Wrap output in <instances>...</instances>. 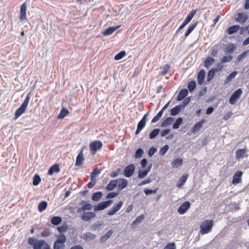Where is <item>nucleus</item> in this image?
Instances as JSON below:
<instances>
[{
  "instance_id": "1",
  "label": "nucleus",
  "mask_w": 249,
  "mask_h": 249,
  "mask_svg": "<svg viewBox=\"0 0 249 249\" xmlns=\"http://www.w3.org/2000/svg\"><path fill=\"white\" fill-rule=\"evenodd\" d=\"M28 243L33 246L34 249H51L49 245L44 240H36L30 237Z\"/></svg>"
},
{
  "instance_id": "2",
  "label": "nucleus",
  "mask_w": 249,
  "mask_h": 249,
  "mask_svg": "<svg viewBox=\"0 0 249 249\" xmlns=\"http://www.w3.org/2000/svg\"><path fill=\"white\" fill-rule=\"evenodd\" d=\"M30 95L31 93L29 92L27 94L21 106L16 111L15 114V119H17L20 115L25 112L30 99Z\"/></svg>"
},
{
  "instance_id": "3",
  "label": "nucleus",
  "mask_w": 249,
  "mask_h": 249,
  "mask_svg": "<svg viewBox=\"0 0 249 249\" xmlns=\"http://www.w3.org/2000/svg\"><path fill=\"white\" fill-rule=\"evenodd\" d=\"M214 225L213 220H205L200 225V233L201 234H207L211 231Z\"/></svg>"
},
{
  "instance_id": "4",
  "label": "nucleus",
  "mask_w": 249,
  "mask_h": 249,
  "mask_svg": "<svg viewBox=\"0 0 249 249\" xmlns=\"http://www.w3.org/2000/svg\"><path fill=\"white\" fill-rule=\"evenodd\" d=\"M242 93V90L241 89H239L235 91L231 95L229 99V102L231 105H234L236 101L239 99Z\"/></svg>"
},
{
  "instance_id": "5",
  "label": "nucleus",
  "mask_w": 249,
  "mask_h": 249,
  "mask_svg": "<svg viewBox=\"0 0 249 249\" xmlns=\"http://www.w3.org/2000/svg\"><path fill=\"white\" fill-rule=\"evenodd\" d=\"M102 143L100 141H94L91 142L89 145L90 150L94 154L97 150L100 149L102 147Z\"/></svg>"
},
{
  "instance_id": "6",
  "label": "nucleus",
  "mask_w": 249,
  "mask_h": 249,
  "mask_svg": "<svg viewBox=\"0 0 249 249\" xmlns=\"http://www.w3.org/2000/svg\"><path fill=\"white\" fill-rule=\"evenodd\" d=\"M112 202V200L101 202L98 203L97 205L94 206V210L95 211L103 210L107 208Z\"/></svg>"
},
{
  "instance_id": "7",
  "label": "nucleus",
  "mask_w": 249,
  "mask_h": 249,
  "mask_svg": "<svg viewBox=\"0 0 249 249\" xmlns=\"http://www.w3.org/2000/svg\"><path fill=\"white\" fill-rule=\"evenodd\" d=\"M135 166L133 164L127 166L124 170V174L125 177L129 178L134 174Z\"/></svg>"
},
{
  "instance_id": "8",
  "label": "nucleus",
  "mask_w": 249,
  "mask_h": 249,
  "mask_svg": "<svg viewBox=\"0 0 249 249\" xmlns=\"http://www.w3.org/2000/svg\"><path fill=\"white\" fill-rule=\"evenodd\" d=\"M190 205L189 201H185L178 208V213L181 214H184L189 209Z\"/></svg>"
},
{
  "instance_id": "9",
  "label": "nucleus",
  "mask_w": 249,
  "mask_h": 249,
  "mask_svg": "<svg viewBox=\"0 0 249 249\" xmlns=\"http://www.w3.org/2000/svg\"><path fill=\"white\" fill-rule=\"evenodd\" d=\"M146 114H145L142 119L138 123L137 130L136 131V134L137 135L140 133L141 131L143 128L146 124Z\"/></svg>"
},
{
  "instance_id": "10",
  "label": "nucleus",
  "mask_w": 249,
  "mask_h": 249,
  "mask_svg": "<svg viewBox=\"0 0 249 249\" xmlns=\"http://www.w3.org/2000/svg\"><path fill=\"white\" fill-rule=\"evenodd\" d=\"M123 202L122 201H119L116 205H114L113 208L108 211L107 214L112 215L117 213L122 207Z\"/></svg>"
},
{
  "instance_id": "11",
  "label": "nucleus",
  "mask_w": 249,
  "mask_h": 249,
  "mask_svg": "<svg viewBox=\"0 0 249 249\" xmlns=\"http://www.w3.org/2000/svg\"><path fill=\"white\" fill-rule=\"evenodd\" d=\"M27 6L26 2H24L20 6V19L21 21L27 19L26 17Z\"/></svg>"
},
{
  "instance_id": "12",
  "label": "nucleus",
  "mask_w": 249,
  "mask_h": 249,
  "mask_svg": "<svg viewBox=\"0 0 249 249\" xmlns=\"http://www.w3.org/2000/svg\"><path fill=\"white\" fill-rule=\"evenodd\" d=\"M242 172L240 171L236 172L233 175L232 183L233 184H236L240 183L242 181Z\"/></svg>"
},
{
  "instance_id": "13",
  "label": "nucleus",
  "mask_w": 249,
  "mask_h": 249,
  "mask_svg": "<svg viewBox=\"0 0 249 249\" xmlns=\"http://www.w3.org/2000/svg\"><path fill=\"white\" fill-rule=\"evenodd\" d=\"M95 213L94 212L85 213L81 216V219L85 221H88L95 217Z\"/></svg>"
},
{
  "instance_id": "14",
  "label": "nucleus",
  "mask_w": 249,
  "mask_h": 249,
  "mask_svg": "<svg viewBox=\"0 0 249 249\" xmlns=\"http://www.w3.org/2000/svg\"><path fill=\"white\" fill-rule=\"evenodd\" d=\"M247 18L248 17L245 13H239L236 16L235 20L238 22L243 23L246 21Z\"/></svg>"
},
{
  "instance_id": "15",
  "label": "nucleus",
  "mask_w": 249,
  "mask_h": 249,
  "mask_svg": "<svg viewBox=\"0 0 249 249\" xmlns=\"http://www.w3.org/2000/svg\"><path fill=\"white\" fill-rule=\"evenodd\" d=\"M84 160L85 159L82 150L76 157L75 166H81L83 164Z\"/></svg>"
},
{
  "instance_id": "16",
  "label": "nucleus",
  "mask_w": 249,
  "mask_h": 249,
  "mask_svg": "<svg viewBox=\"0 0 249 249\" xmlns=\"http://www.w3.org/2000/svg\"><path fill=\"white\" fill-rule=\"evenodd\" d=\"M117 180L118 187L119 190H122L125 188L127 185V181L126 179L124 178H119L116 179Z\"/></svg>"
},
{
  "instance_id": "17",
  "label": "nucleus",
  "mask_w": 249,
  "mask_h": 249,
  "mask_svg": "<svg viewBox=\"0 0 249 249\" xmlns=\"http://www.w3.org/2000/svg\"><path fill=\"white\" fill-rule=\"evenodd\" d=\"M121 25L116 26L115 27H110L106 30H105L103 32L102 34L104 36H107L112 34L114 31H115L117 29H118Z\"/></svg>"
},
{
  "instance_id": "18",
  "label": "nucleus",
  "mask_w": 249,
  "mask_h": 249,
  "mask_svg": "<svg viewBox=\"0 0 249 249\" xmlns=\"http://www.w3.org/2000/svg\"><path fill=\"white\" fill-rule=\"evenodd\" d=\"M246 149H238L235 152V157L237 160H239L244 157L246 153Z\"/></svg>"
},
{
  "instance_id": "19",
  "label": "nucleus",
  "mask_w": 249,
  "mask_h": 249,
  "mask_svg": "<svg viewBox=\"0 0 249 249\" xmlns=\"http://www.w3.org/2000/svg\"><path fill=\"white\" fill-rule=\"evenodd\" d=\"M188 93V90L187 89H184L180 90L177 98V100L178 101H180L183 99Z\"/></svg>"
},
{
  "instance_id": "20",
  "label": "nucleus",
  "mask_w": 249,
  "mask_h": 249,
  "mask_svg": "<svg viewBox=\"0 0 249 249\" xmlns=\"http://www.w3.org/2000/svg\"><path fill=\"white\" fill-rule=\"evenodd\" d=\"M59 171L60 168L58 164H54L50 168L48 171V174L52 175L54 173H58Z\"/></svg>"
},
{
  "instance_id": "21",
  "label": "nucleus",
  "mask_w": 249,
  "mask_h": 249,
  "mask_svg": "<svg viewBox=\"0 0 249 249\" xmlns=\"http://www.w3.org/2000/svg\"><path fill=\"white\" fill-rule=\"evenodd\" d=\"M205 76V71L203 70H200L197 74V81L199 85L202 84Z\"/></svg>"
},
{
  "instance_id": "22",
  "label": "nucleus",
  "mask_w": 249,
  "mask_h": 249,
  "mask_svg": "<svg viewBox=\"0 0 249 249\" xmlns=\"http://www.w3.org/2000/svg\"><path fill=\"white\" fill-rule=\"evenodd\" d=\"M205 123L204 120H202L199 122L195 124V125L191 129V131L192 132H195L196 131H198L200 130L201 128L202 127L203 124Z\"/></svg>"
},
{
  "instance_id": "23",
  "label": "nucleus",
  "mask_w": 249,
  "mask_h": 249,
  "mask_svg": "<svg viewBox=\"0 0 249 249\" xmlns=\"http://www.w3.org/2000/svg\"><path fill=\"white\" fill-rule=\"evenodd\" d=\"M183 106L181 105L176 106L171 109V115L175 116L179 113L182 110Z\"/></svg>"
},
{
  "instance_id": "24",
  "label": "nucleus",
  "mask_w": 249,
  "mask_h": 249,
  "mask_svg": "<svg viewBox=\"0 0 249 249\" xmlns=\"http://www.w3.org/2000/svg\"><path fill=\"white\" fill-rule=\"evenodd\" d=\"M188 178V174H185V175H183L179 179L178 182H177L176 186L179 188L182 187L184 184L185 182L186 181Z\"/></svg>"
},
{
  "instance_id": "25",
  "label": "nucleus",
  "mask_w": 249,
  "mask_h": 249,
  "mask_svg": "<svg viewBox=\"0 0 249 249\" xmlns=\"http://www.w3.org/2000/svg\"><path fill=\"white\" fill-rule=\"evenodd\" d=\"M240 29V26L237 25H233L229 27L227 30V32L229 35H231L233 33L237 32Z\"/></svg>"
},
{
  "instance_id": "26",
  "label": "nucleus",
  "mask_w": 249,
  "mask_h": 249,
  "mask_svg": "<svg viewBox=\"0 0 249 249\" xmlns=\"http://www.w3.org/2000/svg\"><path fill=\"white\" fill-rule=\"evenodd\" d=\"M198 22H196L190 25L185 33L184 36L186 38L191 33V32L195 29L197 26Z\"/></svg>"
},
{
  "instance_id": "27",
  "label": "nucleus",
  "mask_w": 249,
  "mask_h": 249,
  "mask_svg": "<svg viewBox=\"0 0 249 249\" xmlns=\"http://www.w3.org/2000/svg\"><path fill=\"white\" fill-rule=\"evenodd\" d=\"M198 22H196L190 25L185 33L184 36L186 38L191 33V32L195 29L197 26Z\"/></svg>"
},
{
  "instance_id": "28",
  "label": "nucleus",
  "mask_w": 249,
  "mask_h": 249,
  "mask_svg": "<svg viewBox=\"0 0 249 249\" xmlns=\"http://www.w3.org/2000/svg\"><path fill=\"white\" fill-rule=\"evenodd\" d=\"M117 185V180L116 179L111 180L109 183L107 185L106 189L108 191H111L113 190Z\"/></svg>"
},
{
  "instance_id": "29",
  "label": "nucleus",
  "mask_w": 249,
  "mask_h": 249,
  "mask_svg": "<svg viewBox=\"0 0 249 249\" xmlns=\"http://www.w3.org/2000/svg\"><path fill=\"white\" fill-rule=\"evenodd\" d=\"M182 159L180 158H178L175 159L172 162V166L173 167L177 168L180 166L182 164Z\"/></svg>"
},
{
  "instance_id": "30",
  "label": "nucleus",
  "mask_w": 249,
  "mask_h": 249,
  "mask_svg": "<svg viewBox=\"0 0 249 249\" xmlns=\"http://www.w3.org/2000/svg\"><path fill=\"white\" fill-rule=\"evenodd\" d=\"M92 208V205L87 202H85V203L82 206V207L78 208L77 210L78 213L81 212L82 211H84L85 210H89Z\"/></svg>"
},
{
  "instance_id": "31",
  "label": "nucleus",
  "mask_w": 249,
  "mask_h": 249,
  "mask_svg": "<svg viewBox=\"0 0 249 249\" xmlns=\"http://www.w3.org/2000/svg\"><path fill=\"white\" fill-rule=\"evenodd\" d=\"M174 121V118L172 117H168L167 118L164 120H163L161 124V127H165L168 125H170Z\"/></svg>"
},
{
  "instance_id": "32",
  "label": "nucleus",
  "mask_w": 249,
  "mask_h": 249,
  "mask_svg": "<svg viewBox=\"0 0 249 249\" xmlns=\"http://www.w3.org/2000/svg\"><path fill=\"white\" fill-rule=\"evenodd\" d=\"M69 114V111L66 108L63 107L60 111V113L58 114L57 118L58 119H63L66 116Z\"/></svg>"
},
{
  "instance_id": "33",
  "label": "nucleus",
  "mask_w": 249,
  "mask_h": 249,
  "mask_svg": "<svg viewBox=\"0 0 249 249\" xmlns=\"http://www.w3.org/2000/svg\"><path fill=\"white\" fill-rule=\"evenodd\" d=\"M48 204L45 201H41L38 205V210L40 212L44 211L47 207Z\"/></svg>"
},
{
  "instance_id": "34",
  "label": "nucleus",
  "mask_w": 249,
  "mask_h": 249,
  "mask_svg": "<svg viewBox=\"0 0 249 249\" xmlns=\"http://www.w3.org/2000/svg\"><path fill=\"white\" fill-rule=\"evenodd\" d=\"M214 59L211 57H208L204 61V66L207 68L210 67L214 62Z\"/></svg>"
},
{
  "instance_id": "35",
  "label": "nucleus",
  "mask_w": 249,
  "mask_h": 249,
  "mask_svg": "<svg viewBox=\"0 0 249 249\" xmlns=\"http://www.w3.org/2000/svg\"><path fill=\"white\" fill-rule=\"evenodd\" d=\"M66 237L65 235L64 234H61L55 242L62 246H64V244L66 242Z\"/></svg>"
},
{
  "instance_id": "36",
  "label": "nucleus",
  "mask_w": 249,
  "mask_h": 249,
  "mask_svg": "<svg viewBox=\"0 0 249 249\" xmlns=\"http://www.w3.org/2000/svg\"><path fill=\"white\" fill-rule=\"evenodd\" d=\"M62 221V219L60 216H53L51 219V223L54 225H59Z\"/></svg>"
},
{
  "instance_id": "37",
  "label": "nucleus",
  "mask_w": 249,
  "mask_h": 249,
  "mask_svg": "<svg viewBox=\"0 0 249 249\" xmlns=\"http://www.w3.org/2000/svg\"><path fill=\"white\" fill-rule=\"evenodd\" d=\"M183 119L181 117L178 118L176 122L173 124V129H178L179 128L180 125L182 123Z\"/></svg>"
},
{
  "instance_id": "38",
  "label": "nucleus",
  "mask_w": 249,
  "mask_h": 249,
  "mask_svg": "<svg viewBox=\"0 0 249 249\" xmlns=\"http://www.w3.org/2000/svg\"><path fill=\"white\" fill-rule=\"evenodd\" d=\"M102 196V194L101 192H97L93 194L92 196V199L94 201H98Z\"/></svg>"
},
{
  "instance_id": "39",
  "label": "nucleus",
  "mask_w": 249,
  "mask_h": 249,
  "mask_svg": "<svg viewBox=\"0 0 249 249\" xmlns=\"http://www.w3.org/2000/svg\"><path fill=\"white\" fill-rule=\"evenodd\" d=\"M95 238V235L91 232H86L84 234V238L86 240H93Z\"/></svg>"
},
{
  "instance_id": "40",
  "label": "nucleus",
  "mask_w": 249,
  "mask_h": 249,
  "mask_svg": "<svg viewBox=\"0 0 249 249\" xmlns=\"http://www.w3.org/2000/svg\"><path fill=\"white\" fill-rule=\"evenodd\" d=\"M160 129L156 128L154 129L150 134L149 135V138L150 139H153L155 138L159 133L160 132Z\"/></svg>"
},
{
  "instance_id": "41",
  "label": "nucleus",
  "mask_w": 249,
  "mask_h": 249,
  "mask_svg": "<svg viewBox=\"0 0 249 249\" xmlns=\"http://www.w3.org/2000/svg\"><path fill=\"white\" fill-rule=\"evenodd\" d=\"M196 13V10H193L187 16L185 20L190 22Z\"/></svg>"
},
{
  "instance_id": "42",
  "label": "nucleus",
  "mask_w": 249,
  "mask_h": 249,
  "mask_svg": "<svg viewBox=\"0 0 249 249\" xmlns=\"http://www.w3.org/2000/svg\"><path fill=\"white\" fill-rule=\"evenodd\" d=\"M188 88L190 91L192 92L196 88V82L194 81H190L188 83Z\"/></svg>"
},
{
  "instance_id": "43",
  "label": "nucleus",
  "mask_w": 249,
  "mask_h": 249,
  "mask_svg": "<svg viewBox=\"0 0 249 249\" xmlns=\"http://www.w3.org/2000/svg\"><path fill=\"white\" fill-rule=\"evenodd\" d=\"M40 181V177H39V175L36 174L33 178V184L34 186H37V185H38Z\"/></svg>"
},
{
  "instance_id": "44",
  "label": "nucleus",
  "mask_w": 249,
  "mask_h": 249,
  "mask_svg": "<svg viewBox=\"0 0 249 249\" xmlns=\"http://www.w3.org/2000/svg\"><path fill=\"white\" fill-rule=\"evenodd\" d=\"M233 57L231 55H227L223 56L221 59V62L222 63H225L227 62H230L232 59Z\"/></svg>"
},
{
  "instance_id": "45",
  "label": "nucleus",
  "mask_w": 249,
  "mask_h": 249,
  "mask_svg": "<svg viewBox=\"0 0 249 249\" xmlns=\"http://www.w3.org/2000/svg\"><path fill=\"white\" fill-rule=\"evenodd\" d=\"M170 67L169 65H168V64L165 65L163 67V68L162 69V71L160 73V74L161 75H165V74H166L167 73V72H168V71L170 69Z\"/></svg>"
},
{
  "instance_id": "46",
  "label": "nucleus",
  "mask_w": 249,
  "mask_h": 249,
  "mask_svg": "<svg viewBox=\"0 0 249 249\" xmlns=\"http://www.w3.org/2000/svg\"><path fill=\"white\" fill-rule=\"evenodd\" d=\"M125 54L126 53L124 51H121L115 56L114 59L116 60H120L123 58L125 55Z\"/></svg>"
},
{
  "instance_id": "47",
  "label": "nucleus",
  "mask_w": 249,
  "mask_h": 249,
  "mask_svg": "<svg viewBox=\"0 0 249 249\" xmlns=\"http://www.w3.org/2000/svg\"><path fill=\"white\" fill-rule=\"evenodd\" d=\"M149 172V170H144L143 171H140L139 172L138 177L140 178H143L146 177Z\"/></svg>"
},
{
  "instance_id": "48",
  "label": "nucleus",
  "mask_w": 249,
  "mask_h": 249,
  "mask_svg": "<svg viewBox=\"0 0 249 249\" xmlns=\"http://www.w3.org/2000/svg\"><path fill=\"white\" fill-rule=\"evenodd\" d=\"M237 74V71H234L231 72V73H230L228 76H227V77L226 78V81L227 82H229L230 81H231L232 79H233V78H234L236 76Z\"/></svg>"
},
{
  "instance_id": "49",
  "label": "nucleus",
  "mask_w": 249,
  "mask_h": 249,
  "mask_svg": "<svg viewBox=\"0 0 249 249\" xmlns=\"http://www.w3.org/2000/svg\"><path fill=\"white\" fill-rule=\"evenodd\" d=\"M144 219V215L142 214L138 216L132 223V225H136L138 223L141 222Z\"/></svg>"
},
{
  "instance_id": "50",
  "label": "nucleus",
  "mask_w": 249,
  "mask_h": 249,
  "mask_svg": "<svg viewBox=\"0 0 249 249\" xmlns=\"http://www.w3.org/2000/svg\"><path fill=\"white\" fill-rule=\"evenodd\" d=\"M215 71H214V69H212L208 72L207 79L208 81H210L212 80L215 74Z\"/></svg>"
},
{
  "instance_id": "51",
  "label": "nucleus",
  "mask_w": 249,
  "mask_h": 249,
  "mask_svg": "<svg viewBox=\"0 0 249 249\" xmlns=\"http://www.w3.org/2000/svg\"><path fill=\"white\" fill-rule=\"evenodd\" d=\"M235 50V47L233 44L229 45L226 49V52L230 53H233Z\"/></svg>"
},
{
  "instance_id": "52",
  "label": "nucleus",
  "mask_w": 249,
  "mask_h": 249,
  "mask_svg": "<svg viewBox=\"0 0 249 249\" xmlns=\"http://www.w3.org/2000/svg\"><path fill=\"white\" fill-rule=\"evenodd\" d=\"M100 173V170H98L97 168L95 169L91 173V179L93 180L98 174Z\"/></svg>"
},
{
  "instance_id": "53",
  "label": "nucleus",
  "mask_w": 249,
  "mask_h": 249,
  "mask_svg": "<svg viewBox=\"0 0 249 249\" xmlns=\"http://www.w3.org/2000/svg\"><path fill=\"white\" fill-rule=\"evenodd\" d=\"M169 149V146L168 145H165L164 146H163L162 148H161L160 150V153L161 155H164L166 152Z\"/></svg>"
},
{
  "instance_id": "54",
  "label": "nucleus",
  "mask_w": 249,
  "mask_h": 249,
  "mask_svg": "<svg viewBox=\"0 0 249 249\" xmlns=\"http://www.w3.org/2000/svg\"><path fill=\"white\" fill-rule=\"evenodd\" d=\"M143 154V151L141 148L138 149L135 154V156L136 158H140L141 157Z\"/></svg>"
},
{
  "instance_id": "55",
  "label": "nucleus",
  "mask_w": 249,
  "mask_h": 249,
  "mask_svg": "<svg viewBox=\"0 0 249 249\" xmlns=\"http://www.w3.org/2000/svg\"><path fill=\"white\" fill-rule=\"evenodd\" d=\"M164 249H176V244L174 242L168 243Z\"/></svg>"
},
{
  "instance_id": "56",
  "label": "nucleus",
  "mask_w": 249,
  "mask_h": 249,
  "mask_svg": "<svg viewBox=\"0 0 249 249\" xmlns=\"http://www.w3.org/2000/svg\"><path fill=\"white\" fill-rule=\"evenodd\" d=\"M121 172V169L120 168H118L116 171H113L111 174H110V176L112 177V178H115V177H116L118 176V175L119 174L120 172Z\"/></svg>"
},
{
  "instance_id": "57",
  "label": "nucleus",
  "mask_w": 249,
  "mask_h": 249,
  "mask_svg": "<svg viewBox=\"0 0 249 249\" xmlns=\"http://www.w3.org/2000/svg\"><path fill=\"white\" fill-rule=\"evenodd\" d=\"M156 190H151L149 189H145L144 190V193L148 195L152 194H155L156 193Z\"/></svg>"
},
{
  "instance_id": "58",
  "label": "nucleus",
  "mask_w": 249,
  "mask_h": 249,
  "mask_svg": "<svg viewBox=\"0 0 249 249\" xmlns=\"http://www.w3.org/2000/svg\"><path fill=\"white\" fill-rule=\"evenodd\" d=\"M64 246H62L60 244L54 242L53 246V249H63Z\"/></svg>"
},
{
  "instance_id": "59",
  "label": "nucleus",
  "mask_w": 249,
  "mask_h": 249,
  "mask_svg": "<svg viewBox=\"0 0 249 249\" xmlns=\"http://www.w3.org/2000/svg\"><path fill=\"white\" fill-rule=\"evenodd\" d=\"M118 195V193L111 192L107 194V197L108 198H113Z\"/></svg>"
},
{
  "instance_id": "60",
  "label": "nucleus",
  "mask_w": 249,
  "mask_h": 249,
  "mask_svg": "<svg viewBox=\"0 0 249 249\" xmlns=\"http://www.w3.org/2000/svg\"><path fill=\"white\" fill-rule=\"evenodd\" d=\"M156 151V149L154 147H152L150 148L149 152H148V155L149 156H152Z\"/></svg>"
},
{
  "instance_id": "61",
  "label": "nucleus",
  "mask_w": 249,
  "mask_h": 249,
  "mask_svg": "<svg viewBox=\"0 0 249 249\" xmlns=\"http://www.w3.org/2000/svg\"><path fill=\"white\" fill-rule=\"evenodd\" d=\"M223 68V66L221 64H218L215 68H213L214 69L215 72L221 71Z\"/></svg>"
},
{
  "instance_id": "62",
  "label": "nucleus",
  "mask_w": 249,
  "mask_h": 249,
  "mask_svg": "<svg viewBox=\"0 0 249 249\" xmlns=\"http://www.w3.org/2000/svg\"><path fill=\"white\" fill-rule=\"evenodd\" d=\"M232 115V113L231 112H229L224 115L223 119L227 121L231 116Z\"/></svg>"
},
{
  "instance_id": "63",
  "label": "nucleus",
  "mask_w": 249,
  "mask_h": 249,
  "mask_svg": "<svg viewBox=\"0 0 249 249\" xmlns=\"http://www.w3.org/2000/svg\"><path fill=\"white\" fill-rule=\"evenodd\" d=\"M170 132V130L168 129L163 130L160 134L161 137H164Z\"/></svg>"
},
{
  "instance_id": "64",
  "label": "nucleus",
  "mask_w": 249,
  "mask_h": 249,
  "mask_svg": "<svg viewBox=\"0 0 249 249\" xmlns=\"http://www.w3.org/2000/svg\"><path fill=\"white\" fill-rule=\"evenodd\" d=\"M70 249H84L81 245H74L72 246Z\"/></svg>"
}]
</instances>
